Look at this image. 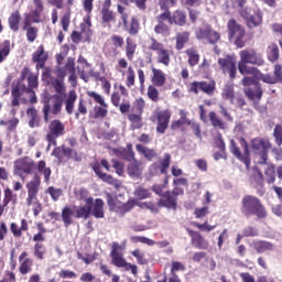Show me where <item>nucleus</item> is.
Here are the masks:
<instances>
[{"mask_svg":"<svg viewBox=\"0 0 282 282\" xmlns=\"http://www.w3.org/2000/svg\"><path fill=\"white\" fill-rule=\"evenodd\" d=\"M53 87L56 94L53 95L50 98L48 104L43 107L45 122L50 120V113H52L53 116L61 115V111H63V105L65 106L66 113L68 116H72V113H74L76 100H78V95L76 94V90L65 93V82H63V78L55 79L53 83Z\"/></svg>","mask_w":282,"mask_h":282,"instance_id":"f257e3e1","label":"nucleus"},{"mask_svg":"<svg viewBox=\"0 0 282 282\" xmlns=\"http://www.w3.org/2000/svg\"><path fill=\"white\" fill-rule=\"evenodd\" d=\"M240 61L238 63V69L246 76V74H257V68L248 65H263L264 61L260 53H257L254 48H246L239 52Z\"/></svg>","mask_w":282,"mask_h":282,"instance_id":"f03ea898","label":"nucleus"},{"mask_svg":"<svg viewBox=\"0 0 282 282\" xmlns=\"http://www.w3.org/2000/svg\"><path fill=\"white\" fill-rule=\"evenodd\" d=\"M112 153L120 160H127L128 162H131L128 165V175H130V177H138V175L142 173V167H140L141 163L140 161L135 160V154L133 153V145L128 144L127 149H113Z\"/></svg>","mask_w":282,"mask_h":282,"instance_id":"7ed1b4c3","label":"nucleus"},{"mask_svg":"<svg viewBox=\"0 0 282 282\" xmlns=\"http://www.w3.org/2000/svg\"><path fill=\"white\" fill-rule=\"evenodd\" d=\"M241 204V213L245 217H252V215L259 219H265V217H268L265 207H263V204H261V200L258 197L247 195L242 198Z\"/></svg>","mask_w":282,"mask_h":282,"instance_id":"20e7f679","label":"nucleus"},{"mask_svg":"<svg viewBox=\"0 0 282 282\" xmlns=\"http://www.w3.org/2000/svg\"><path fill=\"white\" fill-rule=\"evenodd\" d=\"M80 206L75 207V217L77 219H89V216L91 215V204H94V197L89 196V192L87 189H80Z\"/></svg>","mask_w":282,"mask_h":282,"instance_id":"39448f33","label":"nucleus"},{"mask_svg":"<svg viewBox=\"0 0 282 282\" xmlns=\"http://www.w3.org/2000/svg\"><path fill=\"white\" fill-rule=\"evenodd\" d=\"M150 45L149 50H152V52H156V61L158 63H161V65H165V67H169L171 64V53L169 50L164 48V44L158 42L154 37L150 39Z\"/></svg>","mask_w":282,"mask_h":282,"instance_id":"423d86ee","label":"nucleus"},{"mask_svg":"<svg viewBox=\"0 0 282 282\" xmlns=\"http://www.w3.org/2000/svg\"><path fill=\"white\" fill-rule=\"evenodd\" d=\"M228 34L229 41H232L234 39L237 47H243V45H246V43L241 41V39L246 36V30H243V26L237 23L234 19L228 22Z\"/></svg>","mask_w":282,"mask_h":282,"instance_id":"0eeeda50","label":"nucleus"},{"mask_svg":"<svg viewBox=\"0 0 282 282\" xmlns=\"http://www.w3.org/2000/svg\"><path fill=\"white\" fill-rule=\"evenodd\" d=\"M39 188H41V177L39 175H34V177L26 183L28 206H32L33 204H37L39 202Z\"/></svg>","mask_w":282,"mask_h":282,"instance_id":"6e6552de","label":"nucleus"},{"mask_svg":"<svg viewBox=\"0 0 282 282\" xmlns=\"http://www.w3.org/2000/svg\"><path fill=\"white\" fill-rule=\"evenodd\" d=\"M240 144L243 149V154L239 151V147H237L235 140H230V151L240 162H243L247 169H250V150H248V143L241 139Z\"/></svg>","mask_w":282,"mask_h":282,"instance_id":"1a4fd4ad","label":"nucleus"},{"mask_svg":"<svg viewBox=\"0 0 282 282\" xmlns=\"http://www.w3.org/2000/svg\"><path fill=\"white\" fill-rule=\"evenodd\" d=\"M50 133L46 137L50 147H56V138H61L65 133V123L61 122V120H53L48 126Z\"/></svg>","mask_w":282,"mask_h":282,"instance_id":"9d476101","label":"nucleus"},{"mask_svg":"<svg viewBox=\"0 0 282 282\" xmlns=\"http://www.w3.org/2000/svg\"><path fill=\"white\" fill-rule=\"evenodd\" d=\"M251 147L256 155H259L262 162H268V151H270V140L256 138L251 142Z\"/></svg>","mask_w":282,"mask_h":282,"instance_id":"9b49d317","label":"nucleus"},{"mask_svg":"<svg viewBox=\"0 0 282 282\" xmlns=\"http://www.w3.org/2000/svg\"><path fill=\"white\" fill-rule=\"evenodd\" d=\"M242 85H245V87H248L250 85L253 86L252 88H246L245 89V94L246 96H248V98H250L251 100H261V96H263V90L260 88L259 84L254 83V78L253 77H245L242 79Z\"/></svg>","mask_w":282,"mask_h":282,"instance_id":"f8f14e48","label":"nucleus"},{"mask_svg":"<svg viewBox=\"0 0 282 282\" xmlns=\"http://www.w3.org/2000/svg\"><path fill=\"white\" fill-rule=\"evenodd\" d=\"M107 202L110 210H113L115 213H118L119 215H124V213H129V210L133 209V203H126L118 200L117 198H113L111 194H107Z\"/></svg>","mask_w":282,"mask_h":282,"instance_id":"ddd939ff","label":"nucleus"},{"mask_svg":"<svg viewBox=\"0 0 282 282\" xmlns=\"http://www.w3.org/2000/svg\"><path fill=\"white\" fill-rule=\"evenodd\" d=\"M32 23H34V20H32V14L25 13L23 30L26 31V39L29 43H34L39 34V29L32 26Z\"/></svg>","mask_w":282,"mask_h":282,"instance_id":"4468645a","label":"nucleus"},{"mask_svg":"<svg viewBox=\"0 0 282 282\" xmlns=\"http://www.w3.org/2000/svg\"><path fill=\"white\" fill-rule=\"evenodd\" d=\"M218 64L224 74H229L230 78L237 76V63L232 57L219 58Z\"/></svg>","mask_w":282,"mask_h":282,"instance_id":"2eb2a0df","label":"nucleus"},{"mask_svg":"<svg viewBox=\"0 0 282 282\" xmlns=\"http://www.w3.org/2000/svg\"><path fill=\"white\" fill-rule=\"evenodd\" d=\"M158 127L156 131L159 133H164L169 129V122H171V112L169 110H163L158 112Z\"/></svg>","mask_w":282,"mask_h":282,"instance_id":"dca6fc26","label":"nucleus"},{"mask_svg":"<svg viewBox=\"0 0 282 282\" xmlns=\"http://www.w3.org/2000/svg\"><path fill=\"white\" fill-rule=\"evenodd\" d=\"M249 246L259 254H262V252L272 251L276 248L272 242L263 240H251Z\"/></svg>","mask_w":282,"mask_h":282,"instance_id":"f3484780","label":"nucleus"},{"mask_svg":"<svg viewBox=\"0 0 282 282\" xmlns=\"http://www.w3.org/2000/svg\"><path fill=\"white\" fill-rule=\"evenodd\" d=\"M76 72V64L74 58L69 57L64 67L58 66L55 70L57 78H65L67 74H74Z\"/></svg>","mask_w":282,"mask_h":282,"instance_id":"a211bd4d","label":"nucleus"},{"mask_svg":"<svg viewBox=\"0 0 282 282\" xmlns=\"http://www.w3.org/2000/svg\"><path fill=\"white\" fill-rule=\"evenodd\" d=\"M43 10H45L43 0H33V11L31 15L33 23H41V14H43Z\"/></svg>","mask_w":282,"mask_h":282,"instance_id":"6ab92c4d","label":"nucleus"},{"mask_svg":"<svg viewBox=\"0 0 282 282\" xmlns=\"http://www.w3.org/2000/svg\"><path fill=\"white\" fill-rule=\"evenodd\" d=\"M105 202H102V199L100 198H97L95 202H94V198H93V204H91V214L94 215V217H96V219H102L105 217Z\"/></svg>","mask_w":282,"mask_h":282,"instance_id":"aec40b11","label":"nucleus"},{"mask_svg":"<svg viewBox=\"0 0 282 282\" xmlns=\"http://www.w3.org/2000/svg\"><path fill=\"white\" fill-rule=\"evenodd\" d=\"M166 83V75L162 69L152 68V85L155 87H164Z\"/></svg>","mask_w":282,"mask_h":282,"instance_id":"412c9836","label":"nucleus"},{"mask_svg":"<svg viewBox=\"0 0 282 282\" xmlns=\"http://www.w3.org/2000/svg\"><path fill=\"white\" fill-rule=\"evenodd\" d=\"M171 166V154H165V158L159 163L152 164L151 169L154 173H166V170Z\"/></svg>","mask_w":282,"mask_h":282,"instance_id":"4be33fe9","label":"nucleus"},{"mask_svg":"<svg viewBox=\"0 0 282 282\" xmlns=\"http://www.w3.org/2000/svg\"><path fill=\"white\" fill-rule=\"evenodd\" d=\"M28 83H29V88H26V93L31 94L30 102L32 105H35V102H36V95H34V90H32V89H34V87L39 86V77L36 75L30 74L28 76Z\"/></svg>","mask_w":282,"mask_h":282,"instance_id":"5701e85b","label":"nucleus"},{"mask_svg":"<svg viewBox=\"0 0 282 282\" xmlns=\"http://www.w3.org/2000/svg\"><path fill=\"white\" fill-rule=\"evenodd\" d=\"M241 15L247 19L248 28H257L261 25V13L250 14L248 11H241Z\"/></svg>","mask_w":282,"mask_h":282,"instance_id":"b1692460","label":"nucleus"},{"mask_svg":"<svg viewBox=\"0 0 282 282\" xmlns=\"http://www.w3.org/2000/svg\"><path fill=\"white\" fill-rule=\"evenodd\" d=\"M164 198H161L159 200V206L165 207V208H172L173 210H175L177 208V197L171 195V192H166V194L164 195Z\"/></svg>","mask_w":282,"mask_h":282,"instance_id":"393cba45","label":"nucleus"},{"mask_svg":"<svg viewBox=\"0 0 282 282\" xmlns=\"http://www.w3.org/2000/svg\"><path fill=\"white\" fill-rule=\"evenodd\" d=\"M93 169H94L96 175H98V177H99L100 180H102V182H107L108 184H113V186H115L116 188H118V187L120 186L119 182L116 181V180H113V178L111 177V175L100 172V165L95 164V165L93 166Z\"/></svg>","mask_w":282,"mask_h":282,"instance_id":"a878e982","label":"nucleus"},{"mask_svg":"<svg viewBox=\"0 0 282 282\" xmlns=\"http://www.w3.org/2000/svg\"><path fill=\"white\" fill-rule=\"evenodd\" d=\"M135 149H137L138 153H140L142 156L145 158V160H149L150 162H151V160H153V158H158V152H155V150H153V149H150L142 144H137Z\"/></svg>","mask_w":282,"mask_h":282,"instance_id":"bb28decb","label":"nucleus"},{"mask_svg":"<svg viewBox=\"0 0 282 282\" xmlns=\"http://www.w3.org/2000/svg\"><path fill=\"white\" fill-rule=\"evenodd\" d=\"M264 182L267 184H274L276 180V172L274 171L273 164H265L264 165Z\"/></svg>","mask_w":282,"mask_h":282,"instance_id":"cd10ccee","label":"nucleus"},{"mask_svg":"<svg viewBox=\"0 0 282 282\" xmlns=\"http://www.w3.org/2000/svg\"><path fill=\"white\" fill-rule=\"evenodd\" d=\"M101 14H102V23L107 28H111V23H116V13H113V11L107 8H104L101 11Z\"/></svg>","mask_w":282,"mask_h":282,"instance_id":"c85d7f7f","label":"nucleus"},{"mask_svg":"<svg viewBox=\"0 0 282 282\" xmlns=\"http://www.w3.org/2000/svg\"><path fill=\"white\" fill-rule=\"evenodd\" d=\"M15 169L23 173H32V159H22L15 162Z\"/></svg>","mask_w":282,"mask_h":282,"instance_id":"c756f323","label":"nucleus"},{"mask_svg":"<svg viewBox=\"0 0 282 282\" xmlns=\"http://www.w3.org/2000/svg\"><path fill=\"white\" fill-rule=\"evenodd\" d=\"M209 120L215 129H228V124L224 120H221L215 111L209 112Z\"/></svg>","mask_w":282,"mask_h":282,"instance_id":"7c9ffc66","label":"nucleus"},{"mask_svg":"<svg viewBox=\"0 0 282 282\" xmlns=\"http://www.w3.org/2000/svg\"><path fill=\"white\" fill-rule=\"evenodd\" d=\"M9 26L12 32H19V23H21V13L19 11H14L9 17Z\"/></svg>","mask_w":282,"mask_h":282,"instance_id":"2f4dec72","label":"nucleus"},{"mask_svg":"<svg viewBox=\"0 0 282 282\" xmlns=\"http://www.w3.org/2000/svg\"><path fill=\"white\" fill-rule=\"evenodd\" d=\"M263 174L261 173V171L259 170H254L253 174L250 177V184L254 187V188H261V186H263Z\"/></svg>","mask_w":282,"mask_h":282,"instance_id":"473e14b6","label":"nucleus"},{"mask_svg":"<svg viewBox=\"0 0 282 282\" xmlns=\"http://www.w3.org/2000/svg\"><path fill=\"white\" fill-rule=\"evenodd\" d=\"M191 39L188 31L180 32L176 34V50H184V44Z\"/></svg>","mask_w":282,"mask_h":282,"instance_id":"72a5a7b5","label":"nucleus"},{"mask_svg":"<svg viewBox=\"0 0 282 282\" xmlns=\"http://www.w3.org/2000/svg\"><path fill=\"white\" fill-rule=\"evenodd\" d=\"M186 25V13L183 11H175L172 15L171 25Z\"/></svg>","mask_w":282,"mask_h":282,"instance_id":"f704fd0d","label":"nucleus"},{"mask_svg":"<svg viewBox=\"0 0 282 282\" xmlns=\"http://www.w3.org/2000/svg\"><path fill=\"white\" fill-rule=\"evenodd\" d=\"M26 116L30 118L29 127L34 129V127H39V112L34 108H29L26 110Z\"/></svg>","mask_w":282,"mask_h":282,"instance_id":"c9c22d12","label":"nucleus"},{"mask_svg":"<svg viewBox=\"0 0 282 282\" xmlns=\"http://www.w3.org/2000/svg\"><path fill=\"white\" fill-rule=\"evenodd\" d=\"M192 241L194 246H196V248H200V250H206L208 248V242L199 234H194L192 236Z\"/></svg>","mask_w":282,"mask_h":282,"instance_id":"e433bc0d","label":"nucleus"},{"mask_svg":"<svg viewBox=\"0 0 282 282\" xmlns=\"http://www.w3.org/2000/svg\"><path fill=\"white\" fill-rule=\"evenodd\" d=\"M75 214L74 209L72 207H64L62 210V219L64 221V225L66 226H72V217Z\"/></svg>","mask_w":282,"mask_h":282,"instance_id":"4c0bfd02","label":"nucleus"},{"mask_svg":"<svg viewBox=\"0 0 282 282\" xmlns=\"http://www.w3.org/2000/svg\"><path fill=\"white\" fill-rule=\"evenodd\" d=\"M128 119L131 122L132 131H135V129H142V116L135 115V113H130L128 116Z\"/></svg>","mask_w":282,"mask_h":282,"instance_id":"58836bf2","label":"nucleus"},{"mask_svg":"<svg viewBox=\"0 0 282 282\" xmlns=\"http://www.w3.org/2000/svg\"><path fill=\"white\" fill-rule=\"evenodd\" d=\"M221 96L225 100H230L231 104L235 102V87L232 85H226Z\"/></svg>","mask_w":282,"mask_h":282,"instance_id":"ea45409f","label":"nucleus"},{"mask_svg":"<svg viewBox=\"0 0 282 282\" xmlns=\"http://www.w3.org/2000/svg\"><path fill=\"white\" fill-rule=\"evenodd\" d=\"M138 47V45L133 42L132 39H127V47H126V54H127V58L130 61H133V56L135 54V48Z\"/></svg>","mask_w":282,"mask_h":282,"instance_id":"a19ab883","label":"nucleus"},{"mask_svg":"<svg viewBox=\"0 0 282 282\" xmlns=\"http://www.w3.org/2000/svg\"><path fill=\"white\" fill-rule=\"evenodd\" d=\"M186 54L188 56V63L191 67H195L197 63H199V53L195 48H189L186 51Z\"/></svg>","mask_w":282,"mask_h":282,"instance_id":"79ce46f5","label":"nucleus"},{"mask_svg":"<svg viewBox=\"0 0 282 282\" xmlns=\"http://www.w3.org/2000/svg\"><path fill=\"white\" fill-rule=\"evenodd\" d=\"M37 171H39V173H42V175H44V182H50V176L52 175V170L50 167L45 166V161L39 162Z\"/></svg>","mask_w":282,"mask_h":282,"instance_id":"37998d69","label":"nucleus"},{"mask_svg":"<svg viewBox=\"0 0 282 282\" xmlns=\"http://www.w3.org/2000/svg\"><path fill=\"white\" fill-rule=\"evenodd\" d=\"M33 61L35 63H44L47 61V53H45L43 46H39L37 51L33 54Z\"/></svg>","mask_w":282,"mask_h":282,"instance_id":"c03bdc74","label":"nucleus"},{"mask_svg":"<svg viewBox=\"0 0 282 282\" xmlns=\"http://www.w3.org/2000/svg\"><path fill=\"white\" fill-rule=\"evenodd\" d=\"M268 57L272 63H274V61H279V46L276 44L269 45Z\"/></svg>","mask_w":282,"mask_h":282,"instance_id":"a18cd8bd","label":"nucleus"},{"mask_svg":"<svg viewBox=\"0 0 282 282\" xmlns=\"http://www.w3.org/2000/svg\"><path fill=\"white\" fill-rule=\"evenodd\" d=\"M111 257H112V263L117 268H126L127 267L128 262L122 257V253H111Z\"/></svg>","mask_w":282,"mask_h":282,"instance_id":"49530a36","label":"nucleus"},{"mask_svg":"<svg viewBox=\"0 0 282 282\" xmlns=\"http://www.w3.org/2000/svg\"><path fill=\"white\" fill-rule=\"evenodd\" d=\"M155 34H162V36H169L171 34V29L164 22H158L154 26Z\"/></svg>","mask_w":282,"mask_h":282,"instance_id":"de8ad7c7","label":"nucleus"},{"mask_svg":"<svg viewBox=\"0 0 282 282\" xmlns=\"http://www.w3.org/2000/svg\"><path fill=\"white\" fill-rule=\"evenodd\" d=\"M134 196L137 199H149L151 197V192L142 186L134 189Z\"/></svg>","mask_w":282,"mask_h":282,"instance_id":"09e8293b","label":"nucleus"},{"mask_svg":"<svg viewBox=\"0 0 282 282\" xmlns=\"http://www.w3.org/2000/svg\"><path fill=\"white\" fill-rule=\"evenodd\" d=\"M0 124H1V127H7L8 131H14V129H17V127H19V119L17 117H13L9 121L1 120Z\"/></svg>","mask_w":282,"mask_h":282,"instance_id":"8fccbe9b","label":"nucleus"},{"mask_svg":"<svg viewBox=\"0 0 282 282\" xmlns=\"http://www.w3.org/2000/svg\"><path fill=\"white\" fill-rule=\"evenodd\" d=\"M32 264H33L32 259L30 258L24 259L20 265L21 274H28L29 272H32Z\"/></svg>","mask_w":282,"mask_h":282,"instance_id":"3c124183","label":"nucleus"},{"mask_svg":"<svg viewBox=\"0 0 282 282\" xmlns=\"http://www.w3.org/2000/svg\"><path fill=\"white\" fill-rule=\"evenodd\" d=\"M10 54V41H4L0 45V63Z\"/></svg>","mask_w":282,"mask_h":282,"instance_id":"603ef678","label":"nucleus"},{"mask_svg":"<svg viewBox=\"0 0 282 282\" xmlns=\"http://www.w3.org/2000/svg\"><path fill=\"white\" fill-rule=\"evenodd\" d=\"M33 254L34 257H36V259H40V260L45 259V246L39 242L35 243Z\"/></svg>","mask_w":282,"mask_h":282,"instance_id":"864d4df0","label":"nucleus"},{"mask_svg":"<svg viewBox=\"0 0 282 282\" xmlns=\"http://www.w3.org/2000/svg\"><path fill=\"white\" fill-rule=\"evenodd\" d=\"M127 31L129 32V34H131V36H135V34L140 32V22L138 21V19L132 18L131 24L129 28H127Z\"/></svg>","mask_w":282,"mask_h":282,"instance_id":"5fc2aeb1","label":"nucleus"},{"mask_svg":"<svg viewBox=\"0 0 282 282\" xmlns=\"http://www.w3.org/2000/svg\"><path fill=\"white\" fill-rule=\"evenodd\" d=\"M148 97L150 100H152V102H158V100H160V91L158 88H155V86L148 87Z\"/></svg>","mask_w":282,"mask_h":282,"instance_id":"6e6d98bb","label":"nucleus"},{"mask_svg":"<svg viewBox=\"0 0 282 282\" xmlns=\"http://www.w3.org/2000/svg\"><path fill=\"white\" fill-rule=\"evenodd\" d=\"M11 96L13 98L11 102L12 107H19V98H21V88H19V86H15L11 91Z\"/></svg>","mask_w":282,"mask_h":282,"instance_id":"4d7b16f0","label":"nucleus"},{"mask_svg":"<svg viewBox=\"0 0 282 282\" xmlns=\"http://www.w3.org/2000/svg\"><path fill=\"white\" fill-rule=\"evenodd\" d=\"M209 34H210L209 28L198 29L196 31V37L198 39V41H205V43L208 41Z\"/></svg>","mask_w":282,"mask_h":282,"instance_id":"13d9d810","label":"nucleus"},{"mask_svg":"<svg viewBox=\"0 0 282 282\" xmlns=\"http://www.w3.org/2000/svg\"><path fill=\"white\" fill-rule=\"evenodd\" d=\"M89 98H94L95 102H98L101 107H108L107 102H105V97L95 91H88Z\"/></svg>","mask_w":282,"mask_h":282,"instance_id":"bf43d9fd","label":"nucleus"},{"mask_svg":"<svg viewBox=\"0 0 282 282\" xmlns=\"http://www.w3.org/2000/svg\"><path fill=\"white\" fill-rule=\"evenodd\" d=\"M46 193H48V195H51L53 202H58V198L61 197V195H63V191L62 189H58L56 187H48L46 189Z\"/></svg>","mask_w":282,"mask_h":282,"instance_id":"052dcab7","label":"nucleus"},{"mask_svg":"<svg viewBox=\"0 0 282 282\" xmlns=\"http://www.w3.org/2000/svg\"><path fill=\"white\" fill-rule=\"evenodd\" d=\"M166 184H169V181H167V180H165L164 184H162V185H154L153 188H152V191H153L156 195H159L160 197H164V195H166V192H165V189H166Z\"/></svg>","mask_w":282,"mask_h":282,"instance_id":"680f3d73","label":"nucleus"},{"mask_svg":"<svg viewBox=\"0 0 282 282\" xmlns=\"http://www.w3.org/2000/svg\"><path fill=\"white\" fill-rule=\"evenodd\" d=\"M135 85V72L133 67L128 68V76H127V87H133Z\"/></svg>","mask_w":282,"mask_h":282,"instance_id":"e2e57ef3","label":"nucleus"},{"mask_svg":"<svg viewBox=\"0 0 282 282\" xmlns=\"http://www.w3.org/2000/svg\"><path fill=\"white\" fill-rule=\"evenodd\" d=\"M208 213H210L208 210V207H200V208H196L194 210V215H195L196 219H204V217H206V215H208Z\"/></svg>","mask_w":282,"mask_h":282,"instance_id":"0e129e2a","label":"nucleus"},{"mask_svg":"<svg viewBox=\"0 0 282 282\" xmlns=\"http://www.w3.org/2000/svg\"><path fill=\"white\" fill-rule=\"evenodd\" d=\"M245 237H257L259 235V229L254 227H246L242 230Z\"/></svg>","mask_w":282,"mask_h":282,"instance_id":"69168bd1","label":"nucleus"},{"mask_svg":"<svg viewBox=\"0 0 282 282\" xmlns=\"http://www.w3.org/2000/svg\"><path fill=\"white\" fill-rule=\"evenodd\" d=\"M186 270V267L182 264V262L173 261L172 268H171V274H176L175 272H184Z\"/></svg>","mask_w":282,"mask_h":282,"instance_id":"338daca9","label":"nucleus"},{"mask_svg":"<svg viewBox=\"0 0 282 282\" xmlns=\"http://www.w3.org/2000/svg\"><path fill=\"white\" fill-rule=\"evenodd\" d=\"M107 116V107L96 106L95 107V118H105Z\"/></svg>","mask_w":282,"mask_h":282,"instance_id":"774afa93","label":"nucleus"}]
</instances>
